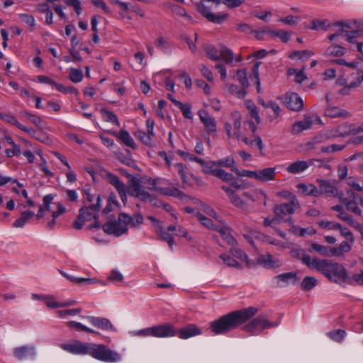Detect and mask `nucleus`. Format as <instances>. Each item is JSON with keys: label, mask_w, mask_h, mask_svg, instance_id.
<instances>
[{"label": "nucleus", "mask_w": 363, "mask_h": 363, "mask_svg": "<svg viewBox=\"0 0 363 363\" xmlns=\"http://www.w3.org/2000/svg\"><path fill=\"white\" fill-rule=\"evenodd\" d=\"M313 123V120L310 116H304L301 121H296L291 126V133L297 135L303 130L310 129Z\"/></svg>", "instance_id": "nucleus-21"}, {"label": "nucleus", "mask_w": 363, "mask_h": 363, "mask_svg": "<svg viewBox=\"0 0 363 363\" xmlns=\"http://www.w3.org/2000/svg\"><path fill=\"white\" fill-rule=\"evenodd\" d=\"M219 257L227 266L230 267H235L237 269H242L241 264L231 256L225 254H222L220 255Z\"/></svg>", "instance_id": "nucleus-61"}, {"label": "nucleus", "mask_w": 363, "mask_h": 363, "mask_svg": "<svg viewBox=\"0 0 363 363\" xmlns=\"http://www.w3.org/2000/svg\"><path fill=\"white\" fill-rule=\"evenodd\" d=\"M351 77L352 79L350 81V86L358 87L363 82V70L352 74Z\"/></svg>", "instance_id": "nucleus-64"}, {"label": "nucleus", "mask_w": 363, "mask_h": 363, "mask_svg": "<svg viewBox=\"0 0 363 363\" xmlns=\"http://www.w3.org/2000/svg\"><path fill=\"white\" fill-rule=\"evenodd\" d=\"M330 26L331 25L327 19H314L312 21L311 25L307 28L311 30L323 29L324 30H327Z\"/></svg>", "instance_id": "nucleus-49"}, {"label": "nucleus", "mask_w": 363, "mask_h": 363, "mask_svg": "<svg viewBox=\"0 0 363 363\" xmlns=\"http://www.w3.org/2000/svg\"><path fill=\"white\" fill-rule=\"evenodd\" d=\"M204 2H213L218 5L221 3V0H201L200 2L196 3L197 11L208 21L213 23L221 24L228 18V16L227 13H219L215 14L212 13L211 9L204 4Z\"/></svg>", "instance_id": "nucleus-8"}, {"label": "nucleus", "mask_w": 363, "mask_h": 363, "mask_svg": "<svg viewBox=\"0 0 363 363\" xmlns=\"http://www.w3.org/2000/svg\"><path fill=\"white\" fill-rule=\"evenodd\" d=\"M13 354L18 360L26 359H35L36 357V347L33 345H24L13 349Z\"/></svg>", "instance_id": "nucleus-11"}, {"label": "nucleus", "mask_w": 363, "mask_h": 363, "mask_svg": "<svg viewBox=\"0 0 363 363\" xmlns=\"http://www.w3.org/2000/svg\"><path fill=\"white\" fill-rule=\"evenodd\" d=\"M0 118L4 121L16 126L20 130L26 133H33L28 127L20 123L16 117L11 113H0Z\"/></svg>", "instance_id": "nucleus-28"}, {"label": "nucleus", "mask_w": 363, "mask_h": 363, "mask_svg": "<svg viewBox=\"0 0 363 363\" xmlns=\"http://www.w3.org/2000/svg\"><path fill=\"white\" fill-rule=\"evenodd\" d=\"M35 216V212L30 210H26L21 213V216L13 223V227L16 228H22L28 220Z\"/></svg>", "instance_id": "nucleus-29"}, {"label": "nucleus", "mask_w": 363, "mask_h": 363, "mask_svg": "<svg viewBox=\"0 0 363 363\" xmlns=\"http://www.w3.org/2000/svg\"><path fill=\"white\" fill-rule=\"evenodd\" d=\"M297 187L299 190H301L303 193H304L306 195L318 197V187L314 184H306L303 183H301L298 185Z\"/></svg>", "instance_id": "nucleus-48"}, {"label": "nucleus", "mask_w": 363, "mask_h": 363, "mask_svg": "<svg viewBox=\"0 0 363 363\" xmlns=\"http://www.w3.org/2000/svg\"><path fill=\"white\" fill-rule=\"evenodd\" d=\"M170 231L167 229L165 230L163 229L162 225H159L156 228V233L160 236L161 239L167 242L170 249L172 250L174 243V238L169 234Z\"/></svg>", "instance_id": "nucleus-37"}, {"label": "nucleus", "mask_w": 363, "mask_h": 363, "mask_svg": "<svg viewBox=\"0 0 363 363\" xmlns=\"http://www.w3.org/2000/svg\"><path fill=\"white\" fill-rule=\"evenodd\" d=\"M299 206L298 200L294 198L289 203L277 204L274 208V213L276 216L283 221L284 217L287 215L294 213L296 208Z\"/></svg>", "instance_id": "nucleus-9"}, {"label": "nucleus", "mask_w": 363, "mask_h": 363, "mask_svg": "<svg viewBox=\"0 0 363 363\" xmlns=\"http://www.w3.org/2000/svg\"><path fill=\"white\" fill-rule=\"evenodd\" d=\"M69 79L74 83H79L83 79V72L76 68H70L69 70Z\"/></svg>", "instance_id": "nucleus-60"}, {"label": "nucleus", "mask_w": 363, "mask_h": 363, "mask_svg": "<svg viewBox=\"0 0 363 363\" xmlns=\"http://www.w3.org/2000/svg\"><path fill=\"white\" fill-rule=\"evenodd\" d=\"M346 335V331L342 329L333 330L326 334L330 340L337 343H341L344 340Z\"/></svg>", "instance_id": "nucleus-43"}, {"label": "nucleus", "mask_w": 363, "mask_h": 363, "mask_svg": "<svg viewBox=\"0 0 363 363\" xmlns=\"http://www.w3.org/2000/svg\"><path fill=\"white\" fill-rule=\"evenodd\" d=\"M333 269H330L328 279L335 283L346 282L348 275L346 269L337 262H335Z\"/></svg>", "instance_id": "nucleus-16"}, {"label": "nucleus", "mask_w": 363, "mask_h": 363, "mask_svg": "<svg viewBox=\"0 0 363 363\" xmlns=\"http://www.w3.org/2000/svg\"><path fill=\"white\" fill-rule=\"evenodd\" d=\"M101 206L99 205H84L79 211L81 217H84L86 220L98 219L99 212Z\"/></svg>", "instance_id": "nucleus-20"}, {"label": "nucleus", "mask_w": 363, "mask_h": 363, "mask_svg": "<svg viewBox=\"0 0 363 363\" xmlns=\"http://www.w3.org/2000/svg\"><path fill=\"white\" fill-rule=\"evenodd\" d=\"M83 203L84 205H101L100 195L93 192L91 188H85L83 190Z\"/></svg>", "instance_id": "nucleus-24"}, {"label": "nucleus", "mask_w": 363, "mask_h": 363, "mask_svg": "<svg viewBox=\"0 0 363 363\" xmlns=\"http://www.w3.org/2000/svg\"><path fill=\"white\" fill-rule=\"evenodd\" d=\"M202 333L201 329L196 324H188L185 327L176 330V335L180 339L186 340L199 335Z\"/></svg>", "instance_id": "nucleus-17"}, {"label": "nucleus", "mask_w": 363, "mask_h": 363, "mask_svg": "<svg viewBox=\"0 0 363 363\" xmlns=\"http://www.w3.org/2000/svg\"><path fill=\"white\" fill-rule=\"evenodd\" d=\"M216 231H218L220 234L222 238L227 242L228 244L230 245H235L236 243V240L234 238V237L232 235L231 233L230 232V230L227 228L220 227L216 228Z\"/></svg>", "instance_id": "nucleus-46"}, {"label": "nucleus", "mask_w": 363, "mask_h": 363, "mask_svg": "<svg viewBox=\"0 0 363 363\" xmlns=\"http://www.w3.org/2000/svg\"><path fill=\"white\" fill-rule=\"evenodd\" d=\"M230 253L233 257L240 259L242 262H245L248 267H252L255 265V263L250 260L247 254L240 249L232 247L230 249Z\"/></svg>", "instance_id": "nucleus-33"}, {"label": "nucleus", "mask_w": 363, "mask_h": 363, "mask_svg": "<svg viewBox=\"0 0 363 363\" xmlns=\"http://www.w3.org/2000/svg\"><path fill=\"white\" fill-rule=\"evenodd\" d=\"M333 26L337 28V30L328 36L330 41L335 40L342 34L345 35L346 40L351 45H356L357 50L362 52L363 43L357 42L355 38L363 33V23L357 21H335Z\"/></svg>", "instance_id": "nucleus-5"}, {"label": "nucleus", "mask_w": 363, "mask_h": 363, "mask_svg": "<svg viewBox=\"0 0 363 363\" xmlns=\"http://www.w3.org/2000/svg\"><path fill=\"white\" fill-rule=\"evenodd\" d=\"M135 335L142 337L167 338L176 336V329L171 323L158 324L135 332Z\"/></svg>", "instance_id": "nucleus-6"}, {"label": "nucleus", "mask_w": 363, "mask_h": 363, "mask_svg": "<svg viewBox=\"0 0 363 363\" xmlns=\"http://www.w3.org/2000/svg\"><path fill=\"white\" fill-rule=\"evenodd\" d=\"M167 230L175 232L176 235L185 238L188 240H192V237L189 235L187 230L182 226L169 225L167 227Z\"/></svg>", "instance_id": "nucleus-55"}, {"label": "nucleus", "mask_w": 363, "mask_h": 363, "mask_svg": "<svg viewBox=\"0 0 363 363\" xmlns=\"http://www.w3.org/2000/svg\"><path fill=\"white\" fill-rule=\"evenodd\" d=\"M158 190L160 194L164 196H173L180 199H182L186 196V194L177 188H164L158 189Z\"/></svg>", "instance_id": "nucleus-39"}, {"label": "nucleus", "mask_w": 363, "mask_h": 363, "mask_svg": "<svg viewBox=\"0 0 363 363\" xmlns=\"http://www.w3.org/2000/svg\"><path fill=\"white\" fill-rule=\"evenodd\" d=\"M278 324V323L270 321L267 313H262L245 325L244 330L252 335H258L264 330L277 327Z\"/></svg>", "instance_id": "nucleus-7"}, {"label": "nucleus", "mask_w": 363, "mask_h": 363, "mask_svg": "<svg viewBox=\"0 0 363 363\" xmlns=\"http://www.w3.org/2000/svg\"><path fill=\"white\" fill-rule=\"evenodd\" d=\"M333 255L340 256L343 252H347L351 250V246L347 241H342L337 248L333 247Z\"/></svg>", "instance_id": "nucleus-62"}, {"label": "nucleus", "mask_w": 363, "mask_h": 363, "mask_svg": "<svg viewBox=\"0 0 363 363\" xmlns=\"http://www.w3.org/2000/svg\"><path fill=\"white\" fill-rule=\"evenodd\" d=\"M235 160L233 156H228L225 158L220 159L216 161H213V164L216 167H228L233 172V169H238L235 166Z\"/></svg>", "instance_id": "nucleus-41"}, {"label": "nucleus", "mask_w": 363, "mask_h": 363, "mask_svg": "<svg viewBox=\"0 0 363 363\" xmlns=\"http://www.w3.org/2000/svg\"><path fill=\"white\" fill-rule=\"evenodd\" d=\"M100 113L104 121L111 123L117 126L120 125L118 117L113 112L106 108H101Z\"/></svg>", "instance_id": "nucleus-42"}, {"label": "nucleus", "mask_w": 363, "mask_h": 363, "mask_svg": "<svg viewBox=\"0 0 363 363\" xmlns=\"http://www.w3.org/2000/svg\"><path fill=\"white\" fill-rule=\"evenodd\" d=\"M346 283L351 285L363 286V271L355 273L352 275H347Z\"/></svg>", "instance_id": "nucleus-56"}, {"label": "nucleus", "mask_w": 363, "mask_h": 363, "mask_svg": "<svg viewBox=\"0 0 363 363\" xmlns=\"http://www.w3.org/2000/svg\"><path fill=\"white\" fill-rule=\"evenodd\" d=\"M309 252H316L319 253L322 256H330L333 255V249L328 247L320 245L318 243H312L311 245L310 248L308 249Z\"/></svg>", "instance_id": "nucleus-38"}, {"label": "nucleus", "mask_w": 363, "mask_h": 363, "mask_svg": "<svg viewBox=\"0 0 363 363\" xmlns=\"http://www.w3.org/2000/svg\"><path fill=\"white\" fill-rule=\"evenodd\" d=\"M60 347L71 354L77 355L89 354L93 358L109 363L120 362L121 355L103 344H94L82 342L79 340H72L67 343H63Z\"/></svg>", "instance_id": "nucleus-1"}, {"label": "nucleus", "mask_w": 363, "mask_h": 363, "mask_svg": "<svg viewBox=\"0 0 363 363\" xmlns=\"http://www.w3.org/2000/svg\"><path fill=\"white\" fill-rule=\"evenodd\" d=\"M325 116L330 117V118H347L350 114L349 113L344 110L339 108L336 106H332V107H328L324 113Z\"/></svg>", "instance_id": "nucleus-30"}, {"label": "nucleus", "mask_w": 363, "mask_h": 363, "mask_svg": "<svg viewBox=\"0 0 363 363\" xmlns=\"http://www.w3.org/2000/svg\"><path fill=\"white\" fill-rule=\"evenodd\" d=\"M137 139L140 140L144 145L152 146V138L150 135L143 130H138L134 133Z\"/></svg>", "instance_id": "nucleus-63"}, {"label": "nucleus", "mask_w": 363, "mask_h": 363, "mask_svg": "<svg viewBox=\"0 0 363 363\" xmlns=\"http://www.w3.org/2000/svg\"><path fill=\"white\" fill-rule=\"evenodd\" d=\"M6 140L9 144L12 146L11 149L6 150V154L9 157H12L13 156H18L21 154V148L20 146L16 145L13 139L11 137H7Z\"/></svg>", "instance_id": "nucleus-54"}, {"label": "nucleus", "mask_w": 363, "mask_h": 363, "mask_svg": "<svg viewBox=\"0 0 363 363\" xmlns=\"http://www.w3.org/2000/svg\"><path fill=\"white\" fill-rule=\"evenodd\" d=\"M143 216L140 213L131 216L125 213H120L117 220H108L102 228L106 234L118 238L128 233V225L137 228L143 224Z\"/></svg>", "instance_id": "nucleus-4"}, {"label": "nucleus", "mask_w": 363, "mask_h": 363, "mask_svg": "<svg viewBox=\"0 0 363 363\" xmlns=\"http://www.w3.org/2000/svg\"><path fill=\"white\" fill-rule=\"evenodd\" d=\"M282 100L286 106L291 111H301L303 108V101L296 93H286L283 96Z\"/></svg>", "instance_id": "nucleus-12"}, {"label": "nucleus", "mask_w": 363, "mask_h": 363, "mask_svg": "<svg viewBox=\"0 0 363 363\" xmlns=\"http://www.w3.org/2000/svg\"><path fill=\"white\" fill-rule=\"evenodd\" d=\"M288 75H294L295 76V82L297 83H302L306 78V75L304 72V68L301 69H298L296 68H289L287 69Z\"/></svg>", "instance_id": "nucleus-51"}, {"label": "nucleus", "mask_w": 363, "mask_h": 363, "mask_svg": "<svg viewBox=\"0 0 363 363\" xmlns=\"http://www.w3.org/2000/svg\"><path fill=\"white\" fill-rule=\"evenodd\" d=\"M60 274H62L64 277L69 280L70 281L78 284H93L96 282V279L94 278H82V277H75L68 274L62 270H59Z\"/></svg>", "instance_id": "nucleus-31"}, {"label": "nucleus", "mask_w": 363, "mask_h": 363, "mask_svg": "<svg viewBox=\"0 0 363 363\" xmlns=\"http://www.w3.org/2000/svg\"><path fill=\"white\" fill-rule=\"evenodd\" d=\"M314 52L308 50H294L288 55L290 59H298L301 61H306L311 56L314 55Z\"/></svg>", "instance_id": "nucleus-35"}, {"label": "nucleus", "mask_w": 363, "mask_h": 363, "mask_svg": "<svg viewBox=\"0 0 363 363\" xmlns=\"http://www.w3.org/2000/svg\"><path fill=\"white\" fill-rule=\"evenodd\" d=\"M276 176V167H267L257 170V180L260 182L274 181Z\"/></svg>", "instance_id": "nucleus-26"}, {"label": "nucleus", "mask_w": 363, "mask_h": 363, "mask_svg": "<svg viewBox=\"0 0 363 363\" xmlns=\"http://www.w3.org/2000/svg\"><path fill=\"white\" fill-rule=\"evenodd\" d=\"M256 264L267 269H275L282 265V263L279 260L274 259L272 255L269 253L260 255L257 259Z\"/></svg>", "instance_id": "nucleus-23"}, {"label": "nucleus", "mask_w": 363, "mask_h": 363, "mask_svg": "<svg viewBox=\"0 0 363 363\" xmlns=\"http://www.w3.org/2000/svg\"><path fill=\"white\" fill-rule=\"evenodd\" d=\"M177 169L178 174L180 176L184 183H188L189 181V169L186 165L182 163H177L174 164Z\"/></svg>", "instance_id": "nucleus-57"}, {"label": "nucleus", "mask_w": 363, "mask_h": 363, "mask_svg": "<svg viewBox=\"0 0 363 363\" xmlns=\"http://www.w3.org/2000/svg\"><path fill=\"white\" fill-rule=\"evenodd\" d=\"M204 50L207 57L213 61H218L220 60V48L217 49L213 45H204Z\"/></svg>", "instance_id": "nucleus-45"}, {"label": "nucleus", "mask_w": 363, "mask_h": 363, "mask_svg": "<svg viewBox=\"0 0 363 363\" xmlns=\"http://www.w3.org/2000/svg\"><path fill=\"white\" fill-rule=\"evenodd\" d=\"M315 162L321 163L318 159H309L308 160H296L291 163L286 168L287 172L293 174H301L308 169L310 166L315 165Z\"/></svg>", "instance_id": "nucleus-10"}, {"label": "nucleus", "mask_w": 363, "mask_h": 363, "mask_svg": "<svg viewBox=\"0 0 363 363\" xmlns=\"http://www.w3.org/2000/svg\"><path fill=\"white\" fill-rule=\"evenodd\" d=\"M127 177H131L128 187L117 175L111 172H107L106 175L107 182L116 189L123 204L127 203L128 191L130 196L135 197L142 201H148L155 206H160L158 201L144 189L140 179L138 177L131 176L129 174Z\"/></svg>", "instance_id": "nucleus-2"}, {"label": "nucleus", "mask_w": 363, "mask_h": 363, "mask_svg": "<svg viewBox=\"0 0 363 363\" xmlns=\"http://www.w3.org/2000/svg\"><path fill=\"white\" fill-rule=\"evenodd\" d=\"M67 325L69 328H73L77 330L85 331L86 333H91V334H98L99 333L97 331H96L90 328H88L86 325H84L81 323L76 322V321H69V322L67 323Z\"/></svg>", "instance_id": "nucleus-58"}, {"label": "nucleus", "mask_w": 363, "mask_h": 363, "mask_svg": "<svg viewBox=\"0 0 363 363\" xmlns=\"http://www.w3.org/2000/svg\"><path fill=\"white\" fill-rule=\"evenodd\" d=\"M317 284L318 280L315 277L307 276L303 279L301 288L303 291H310L315 287Z\"/></svg>", "instance_id": "nucleus-50"}, {"label": "nucleus", "mask_w": 363, "mask_h": 363, "mask_svg": "<svg viewBox=\"0 0 363 363\" xmlns=\"http://www.w3.org/2000/svg\"><path fill=\"white\" fill-rule=\"evenodd\" d=\"M156 48L164 53H169L171 51V43L164 37H160L155 40Z\"/></svg>", "instance_id": "nucleus-47"}, {"label": "nucleus", "mask_w": 363, "mask_h": 363, "mask_svg": "<svg viewBox=\"0 0 363 363\" xmlns=\"http://www.w3.org/2000/svg\"><path fill=\"white\" fill-rule=\"evenodd\" d=\"M87 321L93 326L105 331L116 332V329L111 320L106 318L99 316H86Z\"/></svg>", "instance_id": "nucleus-13"}, {"label": "nucleus", "mask_w": 363, "mask_h": 363, "mask_svg": "<svg viewBox=\"0 0 363 363\" xmlns=\"http://www.w3.org/2000/svg\"><path fill=\"white\" fill-rule=\"evenodd\" d=\"M198 115L205 129L208 134H213L216 132V121L206 110H200Z\"/></svg>", "instance_id": "nucleus-19"}, {"label": "nucleus", "mask_w": 363, "mask_h": 363, "mask_svg": "<svg viewBox=\"0 0 363 363\" xmlns=\"http://www.w3.org/2000/svg\"><path fill=\"white\" fill-rule=\"evenodd\" d=\"M273 281L277 287H284L290 284H296L299 279L296 272L282 273L274 277Z\"/></svg>", "instance_id": "nucleus-14"}, {"label": "nucleus", "mask_w": 363, "mask_h": 363, "mask_svg": "<svg viewBox=\"0 0 363 363\" xmlns=\"http://www.w3.org/2000/svg\"><path fill=\"white\" fill-rule=\"evenodd\" d=\"M108 133L118 138L125 146L133 149L136 148L134 140L127 130L124 129L121 130L119 132L109 130Z\"/></svg>", "instance_id": "nucleus-25"}, {"label": "nucleus", "mask_w": 363, "mask_h": 363, "mask_svg": "<svg viewBox=\"0 0 363 363\" xmlns=\"http://www.w3.org/2000/svg\"><path fill=\"white\" fill-rule=\"evenodd\" d=\"M318 186V196L322 194H325L328 196H337L338 190L330 182L325 179H317Z\"/></svg>", "instance_id": "nucleus-18"}, {"label": "nucleus", "mask_w": 363, "mask_h": 363, "mask_svg": "<svg viewBox=\"0 0 363 363\" xmlns=\"http://www.w3.org/2000/svg\"><path fill=\"white\" fill-rule=\"evenodd\" d=\"M346 52V48L337 44H332L324 52L325 56L340 57Z\"/></svg>", "instance_id": "nucleus-34"}, {"label": "nucleus", "mask_w": 363, "mask_h": 363, "mask_svg": "<svg viewBox=\"0 0 363 363\" xmlns=\"http://www.w3.org/2000/svg\"><path fill=\"white\" fill-rule=\"evenodd\" d=\"M49 299H45V304L47 307L50 308H58L61 307H66L73 306L75 303L74 301H67L64 302H58L54 300L53 297L48 296Z\"/></svg>", "instance_id": "nucleus-44"}, {"label": "nucleus", "mask_w": 363, "mask_h": 363, "mask_svg": "<svg viewBox=\"0 0 363 363\" xmlns=\"http://www.w3.org/2000/svg\"><path fill=\"white\" fill-rule=\"evenodd\" d=\"M335 262L331 259H320L315 257L310 269L317 270L328 278L330 269H334Z\"/></svg>", "instance_id": "nucleus-15"}, {"label": "nucleus", "mask_w": 363, "mask_h": 363, "mask_svg": "<svg viewBox=\"0 0 363 363\" xmlns=\"http://www.w3.org/2000/svg\"><path fill=\"white\" fill-rule=\"evenodd\" d=\"M220 60L224 61L226 64L231 65L234 60L236 62L242 61V57L240 55H234L232 50L223 45L220 46Z\"/></svg>", "instance_id": "nucleus-22"}, {"label": "nucleus", "mask_w": 363, "mask_h": 363, "mask_svg": "<svg viewBox=\"0 0 363 363\" xmlns=\"http://www.w3.org/2000/svg\"><path fill=\"white\" fill-rule=\"evenodd\" d=\"M196 216L200 223L206 228L215 230H216V228H218L213 224V222L211 218L206 217L201 213L197 212Z\"/></svg>", "instance_id": "nucleus-59"}, {"label": "nucleus", "mask_w": 363, "mask_h": 363, "mask_svg": "<svg viewBox=\"0 0 363 363\" xmlns=\"http://www.w3.org/2000/svg\"><path fill=\"white\" fill-rule=\"evenodd\" d=\"M225 89L230 94L235 95L238 98H240V99L244 98L247 94V92L244 89L240 88L238 85L234 84H231V83L225 84Z\"/></svg>", "instance_id": "nucleus-40"}, {"label": "nucleus", "mask_w": 363, "mask_h": 363, "mask_svg": "<svg viewBox=\"0 0 363 363\" xmlns=\"http://www.w3.org/2000/svg\"><path fill=\"white\" fill-rule=\"evenodd\" d=\"M293 255L300 259L302 263L306 264L308 268H311L313 260L315 257H312L308 255L304 250L298 249L292 252Z\"/></svg>", "instance_id": "nucleus-32"}, {"label": "nucleus", "mask_w": 363, "mask_h": 363, "mask_svg": "<svg viewBox=\"0 0 363 363\" xmlns=\"http://www.w3.org/2000/svg\"><path fill=\"white\" fill-rule=\"evenodd\" d=\"M237 80L241 84L242 88L245 90L250 84L247 78V73L245 69H238L236 72Z\"/></svg>", "instance_id": "nucleus-53"}, {"label": "nucleus", "mask_w": 363, "mask_h": 363, "mask_svg": "<svg viewBox=\"0 0 363 363\" xmlns=\"http://www.w3.org/2000/svg\"><path fill=\"white\" fill-rule=\"evenodd\" d=\"M350 124L345 123L327 132L328 138H344L350 135Z\"/></svg>", "instance_id": "nucleus-27"}, {"label": "nucleus", "mask_w": 363, "mask_h": 363, "mask_svg": "<svg viewBox=\"0 0 363 363\" xmlns=\"http://www.w3.org/2000/svg\"><path fill=\"white\" fill-rule=\"evenodd\" d=\"M232 125L233 127L234 136H240L241 128V114L238 111H234L231 113Z\"/></svg>", "instance_id": "nucleus-36"}, {"label": "nucleus", "mask_w": 363, "mask_h": 363, "mask_svg": "<svg viewBox=\"0 0 363 363\" xmlns=\"http://www.w3.org/2000/svg\"><path fill=\"white\" fill-rule=\"evenodd\" d=\"M258 312L255 307H248L224 315L210 323V329L214 335L225 334L247 322Z\"/></svg>", "instance_id": "nucleus-3"}, {"label": "nucleus", "mask_w": 363, "mask_h": 363, "mask_svg": "<svg viewBox=\"0 0 363 363\" xmlns=\"http://www.w3.org/2000/svg\"><path fill=\"white\" fill-rule=\"evenodd\" d=\"M290 232L300 237H303L306 234L313 235L315 233V230L312 228H303L295 225H292V228L290 229Z\"/></svg>", "instance_id": "nucleus-52"}]
</instances>
